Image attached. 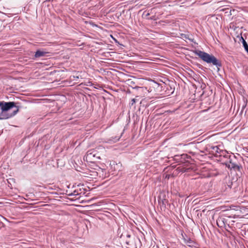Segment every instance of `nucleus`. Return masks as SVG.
Listing matches in <instances>:
<instances>
[{
	"instance_id": "nucleus-1",
	"label": "nucleus",
	"mask_w": 248,
	"mask_h": 248,
	"mask_svg": "<svg viewBox=\"0 0 248 248\" xmlns=\"http://www.w3.org/2000/svg\"><path fill=\"white\" fill-rule=\"evenodd\" d=\"M18 110V107H16L14 102H0V120L7 119L14 116Z\"/></svg>"
},
{
	"instance_id": "nucleus-2",
	"label": "nucleus",
	"mask_w": 248,
	"mask_h": 248,
	"mask_svg": "<svg viewBox=\"0 0 248 248\" xmlns=\"http://www.w3.org/2000/svg\"><path fill=\"white\" fill-rule=\"evenodd\" d=\"M195 53L202 61L207 63L212 64L217 68L221 66V63L220 61L212 55L199 50H196Z\"/></svg>"
},
{
	"instance_id": "nucleus-3",
	"label": "nucleus",
	"mask_w": 248,
	"mask_h": 248,
	"mask_svg": "<svg viewBox=\"0 0 248 248\" xmlns=\"http://www.w3.org/2000/svg\"><path fill=\"white\" fill-rule=\"evenodd\" d=\"M101 159L99 153L94 149L89 150L84 157L87 162L93 163Z\"/></svg>"
},
{
	"instance_id": "nucleus-4",
	"label": "nucleus",
	"mask_w": 248,
	"mask_h": 248,
	"mask_svg": "<svg viewBox=\"0 0 248 248\" xmlns=\"http://www.w3.org/2000/svg\"><path fill=\"white\" fill-rule=\"evenodd\" d=\"M127 239L125 240V243L129 247V248H137V242H139L140 239L134 236L131 237L129 234L126 236Z\"/></svg>"
},
{
	"instance_id": "nucleus-5",
	"label": "nucleus",
	"mask_w": 248,
	"mask_h": 248,
	"mask_svg": "<svg viewBox=\"0 0 248 248\" xmlns=\"http://www.w3.org/2000/svg\"><path fill=\"white\" fill-rule=\"evenodd\" d=\"M226 166L230 169H233L238 171L240 170L241 167L234 163L230 161L228 164H226Z\"/></svg>"
},
{
	"instance_id": "nucleus-6",
	"label": "nucleus",
	"mask_w": 248,
	"mask_h": 248,
	"mask_svg": "<svg viewBox=\"0 0 248 248\" xmlns=\"http://www.w3.org/2000/svg\"><path fill=\"white\" fill-rule=\"evenodd\" d=\"M185 243L189 247H192L194 246L195 242L189 237H186L184 238Z\"/></svg>"
},
{
	"instance_id": "nucleus-7",
	"label": "nucleus",
	"mask_w": 248,
	"mask_h": 248,
	"mask_svg": "<svg viewBox=\"0 0 248 248\" xmlns=\"http://www.w3.org/2000/svg\"><path fill=\"white\" fill-rule=\"evenodd\" d=\"M47 53V52L41 50H38L36 51V52L35 53L34 57L35 58H40L42 57H44L46 56V54Z\"/></svg>"
},
{
	"instance_id": "nucleus-8",
	"label": "nucleus",
	"mask_w": 248,
	"mask_h": 248,
	"mask_svg": "<svg viewBox=\"0 0 248 248\" xmlns=\"http://www.w3.org/2000/svg\"><path fill=\"white\" fill-rule=\"evenodd\" d=\"M120 137L115 136L114 137H111L110 139L106 141V142L108 143H115L118 141L120 140Z\"/></svg>"
},
{
	"instance_id": "nucleus-9",
	"label": "nucleus",
	"mask_w": 248,
	"mask_h": 248,
	"mask_svg": "<svg viewBox=\"0 0 248 248\" xmlns=\"http://www.w3.org/2000/svg\"><path fill=\"white\" fill-rule=\"evenodd\" d=\"M158 203L159 204H161V203H162L163 205H164V206L166 205V204L167 203L168 201L166 199H165V198H161V196L160 195L159 197H158Z\"/></svg>"
},
{
	"instance_id": "nucleus-10",
	"label": "nucleus",
	"mask_w": 248,
	"mask_h": 248,
	"mask_svg": "<svg viewBox=\"0 0 248 248\" xmlns=\"http://www.w3.org/2000/svg\"><path fill=\"white\" fill-rule=\"evenodd\" d=\"M241 40H242V42L245 50L248 53V45L247 43L242 37H241Z\"/></svg>"
},
{
	"instance_id": "nucleus-11",
	"label": "nucleus",
	"mask_w": 248,
	"mask_h": 248,
	"mask_svg": "<svg viewBox=\"0 0 248 248\" xmlns=\"http://www.w3.org/2000/svg\"><path fill=\"white\" fill-rule=\"evenodd\" d=\"M223 219L224 218H218L217 220V223L218 225V226L219 227H222V226H220L219 225V223H220V222H222L223 223V224H224V221H223Z\"/></svg>"
},
{
	"instance_id": "nucleus-12",
	"label": "nucleus",
	"mask_w": 248,
	"mask_h": 248,
	"mask_svg": "<svg viewBox=\"0 0 248 248\" xmlns=\"http://www.w3.org/2000/svg\"><path fill=\"white\" fill-rule=\"evenodd\" d=\"M104 171H106V170L99 168V170H98L97 173H101V171L103 172Z\"/></svg>"
},
{
	"instance_id": "nucleus-13",
	"label": "nucleus",
	"mask_w": 248,
	"mask_h": 248,
	"mask_svg": "<svg viewBox=\"0 0 248 248\" xmlns=\"http://www.w3.org/2000/svg\"><path fill=\"white\" fill-rule=\"evenodd\" d=\"M72 195H78V193L76 191H74V192L72 193Z\"/></svg>"
},
{
	"instance_id": "nucleus-14",
	"label": "nucleus",
	"mask_w": 248,
	"mask_h": 248,
	"mask_svg": "<svg viewBox=\"0 0 248 248\" xmlns=\"http://www.w3.org/2000/svg\"><path fill=\"white\" fill-rule=\"evenodd\" d=\"M135 99H132L131 100V105H133L135 103Z\"/></svg>"
}]
</instances>
